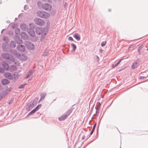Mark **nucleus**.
I'll use <instances>...</instances> for the list:
<instances>
[{
    "instance_id": "obj_59",
    "label": "nucleus",
    "mask_w": 148,
    "mask_h": 148,
    "mask_svg": "<svg viewBox=\"0 0 148 148\" xmlns=\"http://www.w3.org/2000/svg\"><path fill=\"white\" fill-rule=\"evenodd\" d=\"M93 107H93H93H92V109H91V112L92 111V110H93Z\"/></svg>"
},
{
    "instance_id": "obj_56",
    "label": "nucleus",
    "mask_w": 148,
    "mask_h": 148,
    "mask_svg": "<svg viewBox=\"0 0 148 148\" xmlns=\"http://www.w3.org/2000/svg\"><path fill=\"white\" fill-rule=\"evenodd\" d=\"M133 47V45H130V47H129V48H128V49H129L130 48H132V47Z\"/></svg>"
},
{
    "instance_id": "obj_36",
    "label": "nucleus",
    "mask_w": 148,
    "mask_h": 148,
    "mask_svg": "<svg viewBox=\"0 0 148 148\" xmlns=\"http://www.w3.org/2000/svg\"><path fill=\"white\" fill-rule=\"evenodd\" d=\"M4 76L6 78L9 79V73H5L4 75Z\"/></svg>"
},
{
    "instance_id": "obj_38",
    "label": "nucleus",
    "mask_w": 148,
    "mask_h": 148,
    "mask_svg": "<svg viewBox=\"0 0 148 148\" xmlns=\"http://www.w3.org/2000/svg\"><path fill=\"white\" fill-rule=\"evenodd\" d=\"M106 43V41H103L102 42L101 44V45L102 47L104 46L105 45Z\"/></svg>"
},
{
    "instance_id": "obj_19",
    "label": "nucleus",
    "mask_w": 148,
    "mask_h": 148,
    "mask_svg": "<svg viewBox=\"0 0 148 148\" xmlns=\"http://www.w3.org/2000/svg\"><path fill=\"white\" fill-rule=\"evenodd\" d=\"M67 116H66V115L65 114H64L63 115H62L60 117H59L58 118V119L60 121H62L65 119L67 118Z\"/></svg>"
},
{
    "instance_id": "obj_39",
    "label": "nucleus",
    "mask_w": 148,
    "mask_h": 148,
    "mask_svg": "<svg viewBox=\"0 0 148 148\" xmlns=\"http://www.w3.org/2000/svg\"><path fill=\"white\" fill-rule=\"evenodd\" d=\"M141 62V60L140 59L138 58L135 61V62H136L137 64L139 65L140 63Z\"/></svg>"
},
{
    "instance_id": "obj_40",
    "label": "nucleus",
    "mask_w": 148,
    "mask_h": 148,
    "mask_svg": "<svg viewBox=\"0 0 148 148\" xmlns=\"http://www.w3.org/2000/svg\"><path fill=\"white\" fill-rule=\"evenodd\" d=\"M142 47L141 46H139L138 48V52L139 55L141 54V53H140V50L142 49Z\"/></svg>"
},
{
    "instance_id": "obj_34",
    "label": "nucleus",
    "mask_w": 148,
    "mask_h": 148,
    "mask_svg": "<svg viewBox=\"0 0 148 148\" xmlns=\"http://www.w3.org/2000/svg\"><path fill=\"white\" fill-rule=\"evenodd\" d=\"M42 104H40L38 105L34 109L37 111L41 107Z\"/></svg>"
},
{
    "instance_id": "obj_50",
    "label": "nucleus",
    "mask_w": 148,
    "mask_h": 148,
    "mask_svg": "<svg viewBox=\"0 0 148 148\" xmlns=\"http://www.w3.org/2000/svg\"><path fill=\"white\" fill-rule=\"evenodd\" d=\"M94 131H93L92 130L91 131V132L90 133V135L89 136V137H90V136L93 134Z\"/></svg>"
},
{
    "instance_id": "obj_5",
    "label": "nucleus",
    "mask_w": 148,
    "mask_h": 148,
    "mask_svg": "<svg viewBox=\"0 0 148 148\" xmlns=\"http://www.w3.org/2000/svg\"><path fill=\"white\" fill-rule=\"evenodd\" d=\"M42 8L44 10L50 11L51 8V6L48 3H44L42 5Z\"/></svg>"
},
{
    "instance_id": "obj_53",
    "label": "nucleus",
    "mask_w": 148,
    "mask_h": 148,
    "mask_svg": "<svg viewBox=\"0 0 148 148\" xmlns=\"http://www.w3.org/2000/svg\"><path fill=\"white\" fill-rule=\"evenodd\" d=\"M47 2H48L49 3H51L52 2V1L51 0H47Z\"/></svg>"
},
{
    "instance_id": "obj_48",
    "label": "nucleus",
    "mask_w": 148,
    "mask_h": 148,
    "mask_svg": "<svg viewBox=\"0 0 148 148\" xmlns=\"http://www.w3.org/2000/svg\"><path fill=\"white\" fill-rule=\"evenodd\" d=\"M69 40L73 41V39L72 37L69 36Z\"/></svg>"
},
{
    "instance_id": "obj_27",
    "label": "nucleus",
    "mask_w": 148,
    "mask_h": 148,
    "mask_svg": "<svg viewBox=\"0 0 148 148\" xmlns=\"http://www.w3.org/2000/svg\"><path fill=\"white\" fill-rule=\"evenodd\" d=\"M49 54V51L47 50H45L42 56H47Z\"/></svg>"
},
{
    "instance_id": "obj_16",
    "label": "nucleus",
    "mask_w": 148,
    "mask_h": 148,
    "mask_svg": "<svg viewBox=\"0 0 148 148\" xmlns=\"http://www.w3.org/2000/svg\"><path fill=\"white\" fill-rule=\"evenodd\" d=\"M16 37L15 39V41L18 44H20L23 42V41L18 36H16Z\"/></svg>"
},
{
    "instance_id": "obj_2",
    "label": "nucleus",
    "mask_w": 148,
    "mask_h": 148,
    "mask_svg": "<svg viewBox=\"0 0 148 148\" xmlns=\"http://www.w3.org/2000/svg\"><path fill=\"white\" fill-rule=\"evenodd\" d=\"M4 42L3 43L2 49L4 52L9 51V40L8 37L4 36L3 38Z\"/></svg>"
},
{
    "instance_id": "obj_15",
    "label": "nucleus",
    "mask_w": 148,
    "mask_h": 148,
    "mask_svg": "<svg viewBox=\"0 0 148 148\" xmlns=\"http://www.w3.org/2000/svg\"><path fill=\"white\" fill-rule=\"evenodd\" d=\"M3 58L6 60L9 59V54L7 53H3L1 54Z\"/></svg>"
},
{
    "instance_id": "obj_49",
    "label": "nucleus",
    "mask_w": 148,
    "mask_h": 148,
    "mask_svg": "<svg viewBox=\"0 0 148 148\" xmlns=\"http://www.w3.org/2000/svg\"><path fill=\"white\" fill-rule=\"evenodd\" d=\"M64 7L66 8L67 7V3L66 2H65L64 4Z\"/></svg>"
},
{
    "instance_id": "obj_60",
    "label": "nucleus",
    "mask_w": 148,
    "mask_h": 148,
    "mask_svg": "<svg viewBox=\"0 0 148 148\" xmlns=\"http://www.w3.org/2000/svg\"><path fill=\"white\" fill-rule=\"evenodd\" d=\"M84 138H85V137L84 136H83L82 138V139L83 140L84 139Z\"/></svg>"
},
{
    "instance_id": "obj_37",
    "label": "nucleus",
    "mask_w": 148,
    "mask_h": 148,
    "mask_svg": "<svg viewBox=\"0 0 148 148\" xmlns=\"http://www.w3.org/2000/svg\"><path fill=\"white\" fill-rule=\"evenodd\" d=\"M26 84H27L26 83H25V84H22L18 87V88L19 89L23 88L25 86Z\"/></svg>"
},
{
    "instance_id": "obj_61",
    "label": "nucleus",
    "mask_w": 148,
    "mask_h": 148,
    "mask_svg": "<svg viewBox=\"0 0 148 148\" xmlns=\"http://www.w3.org/2000/svg\"><path fill=\"white\" fill-rule=\"evenodd\" d=\"M42 0L44 2H47V0Z\"/></svg>"
},
{
    "instance_id": "obj_8",
    "label": "nucleus",
    "mask_w": 148,
    "mask_h": 148,
    "mask_svg": "<svg viewBox=\"0 0 148 148\" xmlns=\"http://www.w3.org/2000/svg\"><path fill=\"white\" fill-rule=\"evenodd\" d=\"M10 52L11 53V55L17 58L18 56L19 53L16 50L14 49H11L10 50Z\"/></svg>"
},
{
    "instance_id": "obj_22",
    "label": "nucleus",
    "mask_w": 148,
    "mask_h": 148,
    "mask_svg": "<svg viewBox=\"0 0 148 148\" xmlns=\"http://www.w3.org/2000/svg\"><path fill=\"white\" fill-rule=\"evenodd\" d=\"M139 66V65L138 64H137L136 62H134L133 63L132 65V68L133 69H134L137 68Z\"/></svg>"
},
{
    "instance_id": "obj_29",
    "label": "nucleus",
    "mask_w": 148,
    "mask_h": 148,
    "mask_svg": "<svg viewBox=\"0 0 148 148\" xmlns=\"http://www.w3.org/2000/svg\"><path fill=\"white\" fill-rule=\"evenodd\" d=\"M17 35L19 34L20 33V29L19 28H16L14 32Z\"/></svg>"
},
{
    "instance_id": "obj_24",
    "label": "nucleus",
    "mask_w": 148,
    "mask_h": 148,
    "mask_svg": "<svg viewBox=\"0 0 148 148\" xmlns=\"http://www.w3.org/2000/svg\"><path fill=\"white\" fill-rule=\"evenodd\" d=\"M16 64L15 65H12L10 67V69L12 70L13 71H15L17 70V68L16 67Z\"/></svg>"
},
{
    "instance_id": "obj_13",
    "label": "nucleus",
    "mask_w": 148,
    "mask_h": 148,
    "mask_svg": "<svg viewBox=\"0 0 148 148\" xmlns=\"http://www.w3.org/2000/svg\"><path fill=\"white\" fill-rule=\"evenodd\" d=\"M29 34L32 37H34L35 36V31L33 29H30L29 30H28Z\"/></svg>"
},
{
    "instance_id": "obj_25",
    "label": "nucleus",
    "mask_w": 148,
    "mask_h": 148,
    "mask_svg": "<svg viewBox=\"0 0 148 148\" xmlns=\"http://www.w3.org/2000/svg\"><path fill=\"white\" fill-rule=\"evenodd\" d=\"M72 111V110L70 109L67 110V111L66 112V113L64 114L66 115V116L68 117L71 113Z\"/></svg>"
},
{
    "instance_id": "obj_11",
    "label": "nucleus",
    "mask_w": 148,
    "mask_h": 148,
    "mask_svg": "<svg viewBox=\"0 0 148 148\" xmlns=\"http://www.w3.org/2000/svg\"><path fill=\"white\" fill-rule=\"evenodd\" d=\"M21 38L23 40H27L28 39V35L25 32H22L21 33Z\"/></svg>"
},
{
    "instance_id": "obj_55",
    "label": "nucleus",
    "mask_w": 148,
    "mask_h": 148,
    "mask_svg": "<svg viewBox=\"0 0 148 148\" xmlns=\"http://www.w3.org/2000/svg\"><path fill=\"white\" fill-rule=\"evenodd\" d=\"M28 43L30 45H33V44H32V43L30 42H28Z\"/></svg>"
},
{
    "instance_id": "obj_12",
    "label": "nucleus",
    "mask_w": 148,
    "mask_h": 148,
    "mask_svg": "<svg viewBox=\"0 0 148 148\" xmlns=\"http://www.w3.org/2000/svg\"><path fill=\"white\" fill-rule=\"evenodd\" d=\"M35 71L34 69H31L29 70L27 75V76L24 77L25 79H28L30 77L34 72Z\"/></svg>"
},
{
    "instance_id": "obj_17",
    "label": "nucleus",
    "mask_w": 148,
    "mask_h": 148,
    "mask_svg": "<svg viewBox=\"0 0 148 148\" xmlns=\"http://www.w3.org/2000/svg\"><path fill=\"white\" fill-rule=\"evenodd\" d=\"M13 56L12 55H11L10 54V61H12V64H16L17 60L16 61L15 60Z\"/></svg>"
},
{
    "instance_id": "obj_26",
    "label": "nucleus",
    "mask_w": 148,
    "mask_h": 148,
    "mask_svg": "<svg viewBox=\"0 0 148 148\" xmlns=\"http://www.w3.org/2000/svg\"><path fill=\"white\" fill-rule=\"evenodd\" d=\"M146 73L147 74V75L146 76H140L139 77V79H142L143 78H145L146 77H148V71H145L143 72V73Z\"/></svg>"
},
{
    "instance_id": "obj_14",
    "label": "nucleus",
    "mask_w": 148,
    "mask_h": 148,
    "mask_svg": "<svg viewBox=\"0 0 148 148\" xmlns=\"http://www.w3.org/2000/svg\"><path fill=\"white\" fill-rule=\"evenodd\" d=\"M2 65L3 67L5 70H8L9 67L8 64L5 62L3 61L2 62Z\"/></svg>"
},
{
    "instance_id": "obj_35",
    "label": "nucleus",
    "mask_w": 148,
    "mask_h": 148,
    "mask_svg": "<svg viewBox=\"0 0 148 148\" xmlns=\"http://www.w3.org/2000/svg\"><path fill=\"white\" fill-rule=\"evenodd\" d=\"M38 97H36L35 98L34 100L32 101L34 102L35 103L37 104L38 100Z\"/></svg>"
},
{
    "instance_id": "obj_52",
    "label": "nucleus",
    "mask_w": 148,
    "mask_h": 148,
    "mask_svg": "<svg viewBox=\"0 0 148 148\" xmlns=\"http://www.w3.org/2000/svg\"><path fill=\"white\" fill-rule=\"evenodd\" d=\"M14 99V97H12V98L11 99L10 101V104L11 103V102Z\"/></svg>"
},
{
    "instance_id": "obj_10",
    "label": "nucleus",
    "mask_w": 148,
    "mask_h": 148,
    "mask_svg": "<svg viewBox=\"0 0 148 148\" xmlns=\"http://www.w3.org/2000/svg\"><path fill=\"white\" fill-rule=\"evenodd\" d=\"M21 29L23 31L28 30V26L25 24L23 23L20 25Z\"/></svg>"
},
{
    "instance_id": "obj_30",
    "label": "nucleus",
    "mask_w": 148,
    "mask_h": 148,
    "mask_svg": "<svg viewBox=\"0 0 148 148\" xmlns=\"http://www.w3.org/2000/svg\"><path fill=\"white\" fill-rule=\"evenodd\" d=\"M71 46L73 47L72 51H75L76 48V45L74 43H72L71 44Z\"/></svg>"
},
{
    "instance_id": "obj_42",
    "label": "nucleus",
    "mask_w": 148,
    "mask_h": 148,
    "mask_svg": "<svg viewBox=\"0 0 148 148\" xmlns=\"http://www.w3.org/2000/svg\"><path fill=\"white\" fill-rule=\"evenodd\" d=\"M95 58H96V60L97 61V62H99V56H98L96 55L95 56Z\"/></svg>"
},
{
    "instance_id": "obj_21",
    "label": "nucleus",
    "mask_w": 148,
    "mask_h": 148,
    "mask_svg": "<svg viewBox=\"0 0 148 148\" xmlns=\"http://www.w3.org/2000/svg\"><path fill=\"white\" fill-rule=\"evenodd\" d=\"M1 83L3 85H5L8 84L9 83V81L6 79H2Z\"/></svg>"
},
{
    "instance_id": "obj_64",
    "label": "nucleus",
    "mask_w": 148,
    "mask_h": 148,
    "mask_svg": "<svg viewBox=\"0 0 148 148\" xmlns=\"http://www.w3.org/2000/svg\"><path fill=\"white\" fill-rule=\"evenodd\" d=\"M11 89H12V88L11 87H10V91H11Z\"/></svg>"
},
{
    "instance_id": "obj_62",
    "label": "nucleus",
    "mask_w": 148,
    "mask_h": 148,
    "mask_svg": "<svg viewBox=\"0 0 148 148\" xmlns=\"http://www.w3.org/2000/svg\"><path fill=\"white\" fill-rule=\"evenodd\" d=\"M5 29H3L2 30V31H1V33H2V32H3V31H4V30H5Z\"/></svg>"
},
{
    "instance_id": "obj_44",
    "label": "nucleus",
    "mask_w": 148,
    "mask_h": 148,
    "mask_svg": "<svg viewBox=\"0 0 148 148\" xmlns=\"http://www.w3.org/2000/svg\"><path fill=\"white\" fill-rule=\"evenodd\" d=\"M17 27V25L16 24L13 25L12 26V27L13 29H15Z\"/></svg>"
},
{
    "instance_id": "obj_20",
    "label": "nucleus",
    "mask_w": 148,
    "mask_h": 148,
    "mask_svg": "<svg viewBox=\"0 0 148 148\" xmlns=\"http://www.w3.org/2000/svg\"><path fill=\"white\" fill-rule=\"evenodd\" d=\"M73 36L78 41L79 40L81 39L80 36L78 34L75 33L73 34Z\"/></svg>"
},
{
    "instance_id": "obj_7",
    "label": "nucleus",
    "mask_w": 148,
    "mask_h": 148,
    "mask_svg": "<svg viewBox=\"0 0 148 148\" xmlns=\"http://www.w3.org/2000/svg\"><path fill=\"white\" fill-rule=\"evenodd\" d=\"M17 58L22 61H25L27 59V56L25 54H19Z\"/></svg>"
},
{
    "instance_id": "obj_31",
    "label": "nucleus",
    "mask_w": 148,
    "mask_h": 148,
    "mask_svg": "<svg viewBox=\"0 0 148 148\" xmlns=\"http://www.w3.org/2000/svg\"><path fill=\"white\" fill-rule=\"evenodd\" d=\"M47 95V93H42L40 94V97L42 98L43 99H44L45 97Z\"/></svg>"
},
{
    "instance_id": "obj_43",
    "label": "nucleus",
    "mask_w": 148,
    "mask_h": 148,
    "mask_svg": "<svg viewBox=\"0 0 148 148\" xmlns=\"http://www.w3.org/2000/svg\"><path fill=\"white\" fill-rule=\"evenodd\" d=\"M30 102L31 103L32 105H33V106L34 107L36 105V104L34 102L32 101H31Z\"/></svg>"
},
{
    "instance_id": "obj_3",
    "label": "nucleus",
    "mask_w": 148,
    "mask_h": 148,
    "mask_svg": "<svg viewBox=\"0 0 148 148\" xmlns=\"http://www.w3.org/2000/svg\"><path fill=\"white\" fill-rule=\"evenodd\" d=\"M38 16L42 18H47L50 16L49 13L43 11H39L37 13Z\"/></svg>"
},
{
    "instance_id": "obj_41",
    "label": "nucleus",
    "mask_w": 148,
    "mask_h": 148,
    "mask_svg": "<svg viewBox=\"0 0 148 148\" xmlns=\"http://www.w3.org/2000/svg\"><path fill=\"white\" fill-rule=\"evenodd\" d=\"M29 25L30 27V29H33V28L34 27L33 23H30Z\"/></svg>"
},
{
    "instance_id": "obj_9",
    "label": "nucleus",
    "mask_w": 148,
    "mask_h": 148,
    "mask_svg": "<svg viewBox=\"0 0 148 148\" xmlns=\"http://www.w3.org/2000/svg\"><path fill=\"white\" fill-rule=\"evenodd\" d=\"M17 49L21 52H24L25 50V47L23 45H19L17 47Z\"/></svg>"
},
{
    "instance_id": "obj_32",
    "label": "nucleus",
    "mask_w": 148,
    "mask_h": 148,
    "mask_svg": "<svg viewBox=\"0 0 148 148\" xmlns=\"http://www.w3.org/2000/svg\"><path fill=\"white\" fill-rule=\"evenodd\" d=\"M122 59H121L120 60H119V61L117 63H116L114 65H113V66H112V67L113 68H114V67H115L116 66H117L118 65V64L120 63V62H121V61L122 60Z\"/></svg>"
},
{
    "instance_id": "obj_63",
    "label": "nucleus",
    "mask_w": 148,
    "mask_h": 148,
    "mask_svg": "<svg viewBox=\"0 0 148 148\" xmlns=\"http://www.w3.org/2000/svg\"><path fill=\"white\" fill-rule=\"evenodd\" d=\"M147 75L148 74H147V73H144V75H146H146H147Z\"/></svg>"
},
{
    "instance_id": "obj_58",
    "label": "nucleus",
    "mask_w": 148,
    "mask_h": 148,
    "mask_svg": "<svg viewBox=\"0 0 148 148\" xmlns=\"http://www.w3.org/2000/svg\"><path fill=\"white\" fill-rule=\"evenodd\" d=\"M0 100L1 99L2 97V96H1V95H0Z\"/></svg>"
},
{
    "instance_id": "obj_6",
    "label": "nucleus",
    "mask_w": 148,
    "mask_h": 148,
    "mask_svg": "<svg viewBox=\"0 0 148 148\" xmlns=\"http://www.w3.org/2000/svg\"><path fill=\"white\" fill-rule=\"evenodd\" d=\"M19 77V75L17 73L15 72L13 75L10 73V79H12L15 81Z\"/></svg>"
},
{
    "instance_id": "obj_33",
    "label": "nucleus",
    "mask_w": 148,
    "mask_h": 148,
    "mask_svg": "<svg viewBox=\"0 0 148 148\" xmlns=\"http://www.w3.org/2000/svg\"><path fill=\"white\" fill-rule=\"evenodd\" d=\"M95 108L96 110L95 114H94V115H95L96 116L97 115V114L99 112V108H97L96 106L95 107Z\"/></svg>"
},
{
    "instance_id": "obj_46",
    "label": "nucleus",
    "mask_w": 148,
    "mask_h": 148,
    "mask_svg": "<svg viewBox=\"0 0 148 148\" xmlns=\"http://www.w3.org/2000/svg\"><path fill=\"white\" fill-rule=\"evenodd\" d=\"M4 72V70L0 66V73H3Z\"/></svg>"
},
{
    "instance_id": "obj_45",
    "label": "nucleus",
    "mask_w": 148,
    "mask_h": 148,
    "mask_svg": "<svg viewBox=\"0 0 148 148\" xmlns=\"http://www.w3.org/2000/svg\"><path fill=\"white\" fill-rule=\"evenodd\" d=\"M28 8V6L27 5H25L24 7V9L25 10H27Z\"/></svg>"
},
{
    "instance_id": "obj_54",
    "label": "nucleus",
    "mask_w": 148,
    "mask_h": 148,
    "mask_svg": "<svg viewBox=\"0 0 148 148\" xmlns=\"http://www.w3.org/2000/svg\"><path fill=\"white\" fill-rule=\"evenodd\" d=\"M43 99L41 97H40V99L39 101H38V103H39L40 101H42Z\"/></svg>"
},
{
    "instance_id": "obj_28",
    "label": "nucleus",
    "mask_w": 148,
    "mask_h": 148,
    "mask_svg": "<svg viewBox=\"0 0 148 148\" xmlns=\"http://www.w3.org/2000/svg\"><path fill=\"white\" fill-rule=\"evenodd\" d=\"M36 111V110L34 109V110H32L31 112H30L27 115V116H29L30 115H32L33 114L35 113Z\"/></svg>"
},
{
    "instance_id": "obj_51",
    "label": "nucleus",
    "mask_w": 148,
    "mask_h": 148,
    "mask_svg": "<svg viewBox=\"0 0 148 148\" xmlns=\"http://www.w3.org/2000/svg\"><path fill=\"white\" fill-rule=\"evenodd\" d=\"M103 50L102 49H100L99 50V51L100 53H101L103 52Z\"/></svg>"
},
{
    "instance_id": "obj_1",
    "label": "nucleus",
    "mask_w": 148,
    "mask_h": 148,
    "mask_svg": "<svg viewBox=\"0 0 148 148\" xmlns=\"http://www.w3.org/2000/svg\"><path fill=\"white\" fill-rule=\"evenodd\" d=\"M36 34L38 35H41L40 38L41 41H43L46 37V35L48 31V27H37L36 29Z\"/></svg>"
},
{
    "instance_id": "obj_23",
    "label": "nucleus",
    "mask_w": 148,
    "mask_h": 148,
    "mask_svg": "<svg viewBox=\"0 0 148 148\" xmlns=\"http://www.w3.org/2000/svg\"><path fill=\"white\" fill-rule=\"evenodd\" d=\"M16 45V43L13 41H11L10 42V47L12 48L14 47Z\"/></svg>"
},
{
    "instance_id": "obj_4",
    "label": "nucleus",
    "mask_w": 148,
    "mask_h": 148,
    "mask_svg": "<svg viewBox=\"0 0 148 148\" xmlns=\"http://www.w3.org/2000/svg\"><path fill=\"white\" fill-rule=\"evenodd\" d=\"M34 21L36 24L40 26H43L45 23L44 21L38 18H35Z\"/></svg>"
},
{
    "instance_id": "obj_57",
    "label": "nucleus",
    "mask_w": 148,
    "mask_h": 148,
    "mask_svg": "<svg viewBox=\"0 0 148 148\" xmlns=\"http://www.w3.org/2000/svg\"><path fill=\"white\" fill-rule=\"evenodd\" d=\"M2 89V86L1 84H0V90Z\"/></svg>"
},
{
    "instance_id": "obj_18",
    "label": "nucleus",
    "mask_w": 148,
    "mask_h": 148,
    "mask_svg": "<svg viewBox=\"0 0 148 148\" xmlns=\"http://www.w3.org/2000/svg\"><path fill=\"white\" fill-rule=\"evenodd\" d=\"M33 105L30 102L27 104L26 106V110L27 111H29L33 107Z\"/></svg>"
},
{
    "instance_id": "obj_47",
    "label": "nucleus",
    "mask_w": 148,
    "mask_h": 148,
    "mask_svg": "<svg viewBox=\"0 0 148 148\" xmlns=\"http://www.w3.org/2000/svg\"><path fill=\"white\" fill-rule=\"evenodd\" d=\"M96 123L94 125V126H93V128H92V130H93V131H94V130L95 128V127H96Z\"/></svg>"
}]
</instances>
